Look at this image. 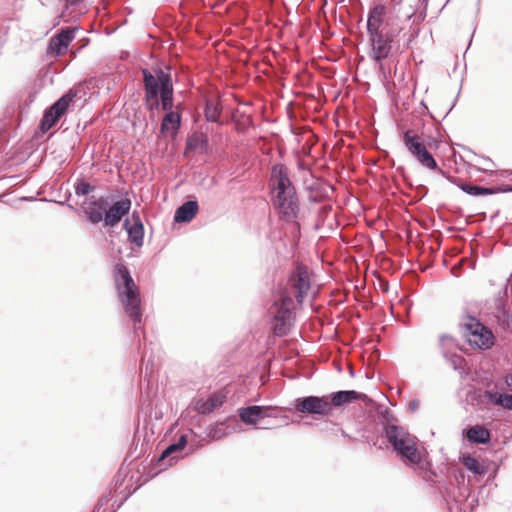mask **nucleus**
I'll list each match as a JSON object with an SVG mask.
<instances>
[{
	"mask_svg": "<svg viewBox=\"0 0 512 512\" xmlns=\"http://www.w3.org/2000/svg\"><path fill=\"white\" fill-rule=\"evenodd\" d=\"M145 99L150 109L161 107L167 113L173 108V85L171 76L163 70H157L155 74L147 70L143 71Z\"/></svg>",
	"mask_w": 512,
	"mask_h": 512,
	"instance_id": "2",
	"label": "nucleus"
},
{
	"mask_svg": "<svg viewBox=\"0 0 512 512\" xmlns=\"http://www.w3.org/2000/svg\"><path fill=\"white\" fill-rule=\"evenodd\" d=\"M328 403H330V414L335 407H341L345 404L352 403L357 400H363L366 398L365 394L353 391V390H345L333 392L327 395Z\"/></svg>",
	"mask_w": 512,
	"mask_h": 512,
	"instance_id": "15",
	"label": "nucleus"
},
{
	"mask_svg": "<svg viewBox=\"0 0 512 512\" xmlns=\"http://www.w3.org/2000/svg\"><path fill=\"white\" fill-rule=\"evenodd\" d=\"M403 143L410 154L424 167L435 170L437 163L431 153L428 152L423 138L411 130L403 134Z\"/></svg>",
	"mask_w": 512,
	"mask_h": 512,
	"instance_id": "6",
	"label": "nucleus"
},
{
	"mask_svg": "<svg viewBox=\"0 0 512 512\" xmlns=\"http://www.w3.org/2000/svg\"><path fill=\"white\" fill-rule=\"evenodd\" d=\"M440 341L444 343H453V339L448 336H441Z\"/></svg>",
	"mask_w": 512,
	"mask_h": 512,
	"instance_id": "33",
	"label": "nucleus"
},
{
	"mask_svg": "<svg viewBox=\"0 0 512 512\" xmlns=\"http://www.w3.org/2000/svg\"><path fill=\"white\" fill-rule=\"evenodd\" d=\"M329 405L327 395L307 396L296 399L295 409L300 413L328 416L330 415Z\"/></svg>",
	"mask_w": 512,
	"mask_h": 512,
	"instance_id": "9",
	"label": "nucleus"
},
{
	"mask_svg": "<svg viewBox=\"0 0 512 512\" xmlns=\"http://www.w3.org/2000/svg\"><path fill=\"white\" fill-rule=\"evenodd\" d=\"M181 117L179 112L170 111L168 112L161 123V133L168 134L169 132H175L180 127Z\"/></svg>",
	"mask_w": 512,
	"mask_h": 512,
	"instance_id": "22",
	"label": "nucleus"
},
{
	"mask_svg": "<svg viewBox=\"0 0 512 512\" xmlns=\"http://www.w3.org/2000/svg\"><path fill=\"white\" fill-rule=\"evenodd\" d=\"M75 94L68 92L58 99L51 108L45 112L41 120V129L48 131L64 115L69 106L73 103Z\"/></svg>",
	"mask_w": 512,
	"mask_h": 512,
	"instance_id": "8",
	"label": "nucleus"
},
{
	"mask_svg": "<svg viewBox=\"0 0 512 512\" xmlns=\"http://www.w3.org/2000/svg\"><path fill=\"white\" fill-rule=\"evenodd\" d=\"M107 207V200L104 197H101L97 200L91 201L85 208V213L87 214L89 220L96 224L104 220Z\"/></svg>",
	"mask_w": 512,
	"mask_h": 512,
	"instance_id": "19",
	"label": "nucleus"
},
{
	"mask_svg": "<svg viewBox=\"0 0 512 512\" xmlns=\"http://www.w3.org/2000/svg\"><path fill=\"white\" fill-rule=\"evenodd\" d=\"M115 285L118 298L124 307L125 313L133 320L134 326L141 322L139 289L132 279L128 269L118 264L115 268Z\"/></svg>",
	"mask_w": 512,
	"mask_h": 512,
	"instance_id": "3",
	"label": "nucleus"
},
{
	"mask_svg": "<svg viewBox=\"0 0 512 512\" xmlns=\"http://www.w3.org/2000/svg\"><path fill=\"white\" fill-rule=\"evenodd\" d=\"M386 9L383 5L375 6L369 13L367 19L368 35L384 32L382 27Z\"/></svg>",
	"mask_w": 512,
	"mask_h": 512,
	"instance_id": "18",
	"label": "nucleus"
},
{
	"mask_svg": "<svg viewBox=\"0 0 512 512\" xmlns=\"http://www.w3.org/2000/svg\"><path fill=\"white\" fill-rule=\"evenodd\" d=\"M239 417L241 420L250 425L257 424L261 419L266 417L278 418L279 411L269 406H248L239 409Z\"/></svg>",
	"mask_w": 512,
	"mask_h": 512,
	"instance_id": "12",
	"label": "nucleus"
},
{
	"mask_svg": "<svg viewBox=\"0 0 512 512\" xmlns=\"http://www.w3.org/2000/svg\"><path fill=\"white\" fill-rule=\"evenodd\" d=\"M486 397L493 405L500 406L507 410H512V394L488 391L486 392Z\"/></svg>",
	"mask_w": 512,
	"mask_h": 512,
	"instance_id": "23",
	"label": "nucleus"
},
{
	"mask_svg": "<svg viewBox=\"0 0 512 512\" xmlns=\"http://www.w3.org/2000/svg\"><path fill=\"white\" fill-rule=\"evenodd\" d=\"M456 360H457L458 362H461V361H462V358H461V357H458Z\"/></svg>",
	"mask_w": 512,
	"mask_h": 512,
	"instance_id": "34",
	"label": "nucleus"
},
{
	"mask_svg": "<svg viewBox=\"0 0 512 512\" xmlns=\"http://www.w3.org/2000/svg\"><path fill=\"white\" fill-rule=\"evenodd\" d=\"M225 432L221 427H215L209 432V436L213 440L221 439L223 436H225Z\"/></svg>",
	"mask_w": 512,
	"mask_h": 512,
	"instance_id": "30",
	"label": "nucleus"
},
{
	"mask_svg": "<svg viewBox=\"0 0 512 512\" xmlns=\"http://www.w3.org/2000/svg\"><path fill=\"white\" fill-rule=\"evenodd\" d=\"M274 204L286 221H292L297 216L298 203L294 188L274 192Z\"/></svg>",
	"mask_w": 512,
	"mask_h": 512,
	"instance_id": "7",
	"label": "nucleus"
},
{
	"mask_svg": "<svg viewBox=\"0 0 512 512\" xmlns=\"http://www.w3.org/2000/svg\"><path fill=\"white\" fill-rule=\"evenodd\" d=\"M131 208V201L129 199H122L115 202L105 211L104 223L106 226L114 227L120 222L122 217L129 212Z\"/></svg>",
	"mask_w": 512,
	"mask_h": 512,
	"instance_id": "14",
	"label": "nucleus"
},
{
	"mask_svg": "<svg viewBox=\"0 0 512 512\" xmlns=\"http://www.w3.org/2000/svg\"><path fill=\"white\" fill-rule=\"evenodd\" d=\"M289 288L298 303H302L310 290V277L307 268L298 266L289 278Z\"/></svg>",
	"mask_w": 512,
	"mask_h": 512,
	"instance_id": "10",
	"label": "nucleus"
},
{
	"mask_svg": "<svg viewBox=\"0 0 512 512\" xmlns=\"http://www.w3.org/2000/svg\"><path fill=\"white\" fill-rule=\"evenodd\" d=\"M462 333L471 347L486 350L494 344L492 331L476 318L469 317L462 323Z\"/></svg>",
	"mask_w": 512,
	"mask_h": 512,
	"instance_id": "5",
	"label": "nucleus"
},
{
	"mask_svg": "<svg viewBox=\"0 0 512 512\" xmlns=\"http://www.w3.org/2000/svg\"><path fill=\"white\" fill-rule=\"evenodd\" d=\"M74 38L75 29H63L57 36L51 39L50 47L57 54H62Z\"/></svg>",
	"mask_w": 512,
	"mask_h": 512,
	"instance_id": "20",
	"label": "nucleus"
},
{
	"mask_svg": "<svg viewBox=\"0 0 512 512\" xmlns=\"http://www.w3.org/2000/svg\"><path fill=\"white\" fill-rule=\"evenodd\" d=\"M92 186L85 181H78L75 184V192L77 195H87L89 192L92 191Z\"/></svg>",
	"mask_w": 512,
	"mask_h": 512,
	"instance_id": "29",
	"label": "nucleus"
},
{
	"mask_svg": "<svg viewBox=\"0 0 512 512\" xmlns=\"http://www.w3.org/2000/svg\"><path fill=\"white\" fill-rule=\"evenodd\" d=\"M187 444L186 436L181 435L178 441L174 444L169 445L161 454L160 460H164L171 457L172 460H176L178 457L173 456L176 453L181 452Z\"/></svg>",
	"mask_w": 512,
	"mask_h": 512,
	"instance_id": "25",
	"label": "nucleus"
},
{
	"mask_svg": "<svg viewBox=\"0 0 512 512\" xmlns=\"http://www.w3.org/2000/svg\"><path fill=\"white\" fill-rule=\"evenodd\" d=\"M418 406H419V401H417V400L411 401L409 404V407L412 411L417 410Z\"/></svg>",
	"mask_w": 512,
	"mask_h": 512,
	"instance_id": "32",
	"label": "nucleus"
},
{
	"mask_svg": "<svg viewBox=\"0 0 512 512\" xmlns=\"http://www.w3.org/2000/svg\"><path fill=\"white\" fill-rule=\"evenodd\" d=\"M124 228L127 231L129 240L136 246L143 245L144 227L141 218L137 212H133L124 222Z\"/></svg>",
	"mask_w": 512,
	"mask_h": 512,
	"instance_id": "13",
	"label": "nucleus"
},
{
	"mask_svg": "<svg viewBox=\"0 0 512 512\" xmlns=\"http://www.w3.org/2000/svg\"><path fill=\"white\" fill-rule=\"evenodd\" d=\"M225 396L221 393H214L208 398H200L194 403V410L201 414H209L223 404Z\"/></svg>",
	"mask_w": 512,
	"mask_h": 512,
	"instance_id": "17",
	"label": "nucleus"
},
{
	"mask_svg": "<svg viewBox=\"0 0 512 512\" xmlns=\"http://www.w3.org/2000/svg\"><path fill=\"white\" fill-rule=\"evenodd\" d=\"M394 33H376L369 35V42L371 46L370 56L377 62L386 59L391 51V42Z\"/></svg>",
	"mask_w": 512,
	"mask_h": 512,
	"instance_id": "11",
	"label": "nucleus"
},
{
	"mask_svg": "<svg viewBox=\"0 0 512 512\" xmlns=\"http://www.w3.org/2000/svg\"><path fill=\"white\" fill-rule=\"evenodd\" d=\"M384 431L387 441L405 464L423 474L429 472L430 462L427 452L420 446L416 436L404 427L394 424L386 425Z\"/></svg>",
	"mask_w": 512,
	"mask_h": 512,
	"instance_id": "1",
	"label": "nucleus"
},
{
	"mask_svg": "<svg viewBox=\"0 0 512 512\" xmlns=\"http://www.w3.org/2000/svg\"><path fill=\"white\" fill-rule=\"evenodd\" d=\"M461 462L473 474L481 475L484 473V467L471 455H463Z\"/></svg>",
	"mask_w": 512,
	"mask_h": 512,
	"instance_id": "26",
	"label": "nucleus"
},
{
	"mask_svg": "<svg viewBox=\"0 0 512 512\" xmlns=\"http://www.w3.org/2000/svg\"><path fill=\"white\" fill-rule=\"evenodd\" d=\"M466 436L469 441L473 443L486 444L490 441V433L489 431L482 426H474L470 428Z\"/></svg>",
	"mask_w": 512,
	"mask_h": 512,
	"instance_id": "24",
	"label": "nucleus"
},
{
	"mask_svg": "<svg viewBox=\"0 0 512 512\" xmlns=\"http://www.w3.org/2000/svg\"><path fill=\"white\" fill-rule=\"evenodd\" d=\"M270 184L273 188V193L294 188L288 177L287 169L282 164H275L272 167Z\"/></svg>",
	"mask_w": 512,
	"mask_h": 512,
	"instance_id": "16",
	"label": "nucleus"
},
{
	"mask_svg": "<svg viewBox=\"0 0 512 512\" xmlns=\"http://www.w3.org/2000/svg\"><path fill=\"white\" fill-rule=\"evenodd\" d=\"M505 384L507 385V387L512 390V373L510 374H507L505 376Z\"/></svg>",
	"mask_w": 512,
	"mask_h": 512,
	"instance_id": "31",
	"label": "nucleus"
},
{
	"mask_svg": "<svg viewBox=\"0 0 512 512\" xmlns=\"http://www.w3.org/2000/svg\"><path fill=\"white\" fill-rule=\"evenodd\" d=\"M198 211V204L196 201H188L177 208L174 221L178 223L191 221Z\"/></svg>",
	"mask_w": 512,
	"mask_h": 512,
	"instance_id": "21",
	"label": "nucleus"
},
{
	"mask_svg": "<svg viewBox=\"0 0 512 512\" xmlns=\"http://www.w3.org/2000/svg\"><path fill=\"white\" fill-rule=\"evenodd\" d=\"M205 117L210 122L218 121L220 117V108L217 103L208 101L205 108Z\"/></svg>",
	"mask_w": 512,
	"mask_h": 512,
	"instance_id": "27",
	"label": "nucleus"
},
{
	"mask_svg": "<svg viewBox=\"0 0 512 512\" xmlns=\"http://www.w3.org/2000/svg\"><path fill=\"white\" fill-rule=\"evenodd\" d=\"M294 304L291 296L281 293L270 308L273 316L272 329L278 336L286 335L291 327L293 320Z\"/></svg>",
	"mask_w": 512,
	"mask_h": 512,
	"instance_id": "4",
	"label": "nucleus"
},
{
	"mask_svg": "<svg viewBox=\"0 0 512 512\" xmlns=\"http://www.w3.org/2000/svg\"><path fill=\"white\" fill-rule=\"evenodd\" d=\"M463 191L470 195H488L491 194V191L488 188L479 187V186H470V185H464L462 186Z\"/></svg>",
	"mask_w": 512,
	"mask_h": 512,
	"instance_id": "28",
	"label": "nucleus"
}]
</instances>
